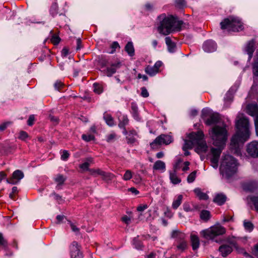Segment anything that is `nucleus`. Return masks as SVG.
Returning a JSON list of instances; mask_svg holds the SVG:
<instances>
[{
  "label": "nucleus",
  "instance_id": "27",
  "mask_svg": "<svg viewBox=\"0 0 258 258\" xmlns=\"http://www.w3.org/2000/svg\"><path fill=\"white\" fill-rule=\"evenodd\" d=\"M153 169L154 170H164L165 169V164L161 160H158L154 163Z\"/></svg>",
  "mask_w": 258,
  "mask_h": 258
},
{
  "label": "nucleus",
  "instance_id": "40",
  "mask_svg": "<svg viewBox=\"0 0 258 258\" xmlns=\"http://www.w3.org/2000/svg\"><path fill=\"white\" fill-rule=\"evenodd\" d=\"M197 171L192 172L187 177V180L188 182H192L196 179Z\"/></svg>",
  "mask_w": 258,
  "mask_h": 258
},
{
  "label": "nucleus",
  "instance_id": "39",
  "mask_svg": "<svg viewBox=\"0 0 258 258\" xmlns=\"http://www.w3.org/2000/svg\"><path fill=\"white\" fill-rule=\"evenodd\" d=\"M54 87L57 90L60 91L66 87V85L62 82H56L54 84Z\"/></svg>",
  "mask_w": 258,
  "mask_h": 258
},
{
  "label": "nucleus",
  "instance_id": "47",
  "mask_svg": "<svg viewBox=\"0 0 258 258\" xmlns=\"http://www.w3.org/2000/svg\"><path fill=\"white\" fill-rule=\"evenodd\" d=\"M82 139L85 141L89 142L90 141L94 140L95 139V137L92 135H86L84 134L82 135Z\"/></svg>",
  "mask_w": 258,
  "mask_h": 258
},
{
  "label": "nucleus",
  "instance_id": "1",
  "mask_svg": "<svg viewBox=\"0 0 258 258\" xmlns=\"http://www.w3.org/2000/svg\"><path fill=\"white\" fill-rule=\"evenodd\" d=\"M236 129L235 134L231 139L229 150L236 155H239L240 149L239 143H243L249 138V123L247 118L244 116H237L235 121Z\"/></svg>",
  "mask_w": 258,
  "mask_h": 258
},
{
  "label": "nucleus",
  "instance_id": "13",
  "mask_svg": "<svg viewBox=\"0 0 258 258\" xmlns=\"http://www.w3.org/2000/svg\"><path fill=\"white\" fill-rule=\"evenodd\" d=\"M246 151L251 157L253 158L258 157V142L253 141L248 144Z\"/></svg>",
  "mask_w": 258,
  "mask_h": 258
},
{
  "label": "nucleus",
  "instance_id": "12",
  "mask_svg": "<svg viewBox=\"0 0 258 258\" xmlns=\"http://www.w3.org/2000/svg\"><path fill=\"white\" fill-rule=\"evenodd\" d=\"M163 66L161 61H157L153 66H148L145 68V72L150 76H155L160 71V68Z\"/></svg>",
  "mask_w": 258,
  "mask_h": 258
},
{
  "label": "nucleus",
  "instance_id": "64",
  "mask_svg": "<svg viewBox=\"0 0 258 258\" xmlns=\"http://www.w3.org/2000/svg\"><path fill=\"white\" fill-rule=\"evenodd\" d=\"M183 209L186 212L190 211L191 210L190 206L188 203H185L184 204Z\"/></svg>",
  "mask_w": 258,
  "mask_h": 258
},
{
  "label": "nucleus",
  "instance_id": "21",
  "mask_svg": "<svg viewBox=\"0 0 258 258\" xmlns=\"http://www.w3.org/2000/svg\"><path fill=\"white\" fill-rule=\"evenodd\" d=\"M226 199L225 195L222 194H219L216 196L213 201L219 205H222L226 202Z\"/></svg>",
  "mask_w": 258,
  "mask_h": 258
},
{
  "label": "nucleus",
  "instance_id": "4",
  "mask_svg": "<svg viewBox=\"0 0 258 258\" xmlns=\"http://www.w3.org/2000/svg\"><path fill=\"white\" fill-rule=\"evenodd\" d=\"M159 19L160 23L157 28L159 33L166 35L175 30L176 22L174 17L161 15Z\"/></svg>",
  "mask_w": 258,
  "mask_h": 258
},
{
  "label": "nucleus",
  "instance_id": "41",
  "mask_svg": "<svg viewBox=\"0 0 258 258\" xmlns=\"http://www.w3.org/2000/svg\"><path fill=\"white\" fill-rule=\"evenodd\" d=\"M131 108L133 111L134 116L137 117L138 116V109L136 104L134 103L131 104Z\"/></svg>",
  "mask_w": 258,
  "mask_h": 258
},
{
  "label": "nucleus",
  "instance_id": "9",
  "mask_svg": "<svg viewBox=\"0 0 258 258\" xmlns=\"http://www.w3.org/2000/svg\"><path fill=\"white\" fill-rule=\"evenodd\" d=\"M202 113L203 118L205 120V123L207 125H210L216 124L219 122L220 120V115L217 113L210 114L207 118H206V117L208 116V112L203 111Z\"/></svg>",
  "mask_w": 258,
  "mask_h": 258
},
{
  "label": "nucleus",
  "instance_id": "10",
  "mask_svg": "<svg viewBox=\"0 0 258 258\" xmlns=\"http://www.w3.org/2000/svg\"><path fill=\"white\" fill-rule=\"evenodd\" d=\"M81 246L76 241H73L70 246L71 258H82L83 253L81 251Z\"/></svg>",
  "mask_w": 258,
  "mask_h": 258
},
{
  "label": "nucleus",
  "instance_id": "36",
  "mask_svg": "<svg viewBox=\"0 0 258 258\" xmlns=\"http://www.w3.org/2000/svg\"><path fill=\"white\" fill-rule=\"evenodd\" d=\"M170 179L172 183L174 184H178L181 182V179L179 178L175 173H170Z\"/></svg>",
  "mask_w": 258,
  "mask_h": 258
},
{
  "label": "nucleus",
  "instance_id": "42",
  "mask_svg": "<svg viewBox=\"0 0 258 258\" xmlns=\"http://www.w3.org/2000/svg\"><path fill=\"white\" fill-rule=\"evenodd\" d=\"M133 177V174H132V172L130 170H127L125 171L123 176V179L124 180H128L130 179H131Z\"/></svg>",
  "mask_w": 258,
  "mask_h": 258
},
{
  "label": "nucleus",
  "instance_id": "22",
  "mask_svg": "<svg viewBox=\"0 0 258 258\" xmlns=\"http://www.w3.org/2000/svg\"><path fill=\"white\" fill-rule=\"evenodd\" d=\"M102 179L105 182L108 183L114 177V175L109 172H106L103 171L100 174Z\"/></svg>",
  "mask_w": 258,
  "mask_h": 258
},
{
  "label": "nucleus",
  "instance_id": "37",
  "mask_svg": "<svg viewBox=\"0 0 258 258\" xmlns=\"http://www.w3.org/2000/svg\"><path fill=\"white\" fill-rule=\"evenodd\" d=\"M134 244L135 247L138 249H142L144 247L143 242L139 240L137 238H135L134 239Z\"/></svg>",
  "mask_w": 258,
  "mask_h": 258
},
{
  "label": "nucleus",
  "instance_id": "24",
  "mask_svg": "<svg viewBox=\"0 0 258 258\" xmlns=\"http://www.w3.org/2000/svg\"><path fill=\"white\" fill-rule=\"evenodd\" d=\"M256 56L257 57L256 60L254 61L252 66V73L253 77L256 79L258 78V49L256 51Z\"/></svg>",
  "mask_w": 258,
  "mask_h": 258
},
{
  "label": "nucleus",
  "instance_id": "5",
  "mask_svg": "<svg viewBox=\"0 0 258 258\" xmlns=\"http://www.w3.org/2000/svg\"><path fill=\"white\" fill-rule=\"evenodd\" d=\"M221 29H228L229 31H239L243 29V26L240 20L237 17H229L220 23Z\"/></svg>",
  "mask_w": 258,
  "mask_h": 258
},
{
  "label": "nucleus",
  "instance_id": "30",
  "mask_svg": "<svg viewBox=\"0 0 258 258\" xmlns=\"http://www.w3.org/2000/svg\"><path fill=\"white\" fill-rule=\"evenodd\" d=\"M183 199V196L181 195H179L176 200L174 201L172 207L173 209H176L180 205Z\"/></svg>",
  "mask_w": 258,
  "mask_h": 258
},
{
  "label": "nucleus",
  "instance_id": "17",
  "mask_svg": "<svg viewBox=\"0 0 258 258\" xmlns=\"http://www.w3.org/2000/svg\"><path fill=\"white\" fill-rule=\"evenodd\" d=\"M219 251L222 256L226 257L232 252L233 248L231 246L228 244H224L219 247Z\"/></svg>",
  "mask_w": 258,
  "mask_h": 258
},
{
  "label": "nucleus",
  "instance_id": "7",
  "mask_svg": "<svg viewBox=\"0 0 258 258\" xmlns=\"http://www.w3.org/2000/svg\"><path fill=\"white\" fill-rule=\"evenodd\" d=\"M225 232L226 229L220 225L212 226L202 232L203 236L209 239H213L217 236L225 234Z\"/></svg>",
  "mask_w": 258,
  "mask_h": 258
},
{
  "label": "nucleus",
  "instance_id": "3",
  "mask_svg": "<svg viewBox=\"0 0 258 258\" xmlns=\"http://www.w3.org/2000/svg\"><path fill=\"white\" fill-rule=\"evenodd\" d=\"M226 126L225 123H223L222 126L215 125L212 128L210 134L213 141V144L214 146L221 147L225 145L228 136Z\"/></svg>",
  "mask_w": 258,
  "mask_h": 258
},
{
  "label": "nucleus",
  "instance_id": "14",
  "mask_svg": "<svg viewBox=\"0 0 258 258\" xmlns=\"http://www.w3.org/2000/svg\"><path fill=\"white\" fill-rule=\"evenodd\" d=\"M120 67V62H117L114 63H112L110 66L107 67L106 69H103L102 72L107 76H111Z\"/></svg>",
  "mask_w": 258,
  "mask_h": 258
},
{
  "label": "nucleus",
  "instance_id": "49",
  "mask_svg": "<svg viewBox=\"0 0 258 258\" xmlns=\"http://www.w3.org/2000/svg\"><path fill=\"white\" fill-rule=\"evenodd\" d=\"M0 245L4 247H7L8 246V242L4 238L3 234L1 233H0Z\"/></svg>",
  "mask_w": 258,
  "mask_h": 258
},
{
  "label": "nucleus",
  "instance_id": "19",
  "mask_svg": "<svg viewBox=\"0 0 258 258\" xmlns=\"http://www.w3.org/2000/svg\"><path fill=\"white\" fill-rule=\"evenodd\" d=\"M165 42L167 46V49L169 52L173 53L176 50V46L174 42H172L169 37L165 38Z\"/></svg>",
  "mask_w": 258,
  "mask_h": 258
},
{
  "label": "nucleus",
  "instance_id": "38",
  "mask_svg": "<svg viewBox=\"0 0 258 258\" xmlns=\"http://www.w3.org/2000/svg\"><path fill=\"white\" fill-rule=\"evenodd\" d=\"M29 137L28 134L24 131H21L19 133V136L18 137V139L22 140L25 141L27 138Z\"/></svg>",
  "mask_w": 258,
  "mask_h": 258
},
{
  "label": "nucleus",
  "instance_id": "34",
  "mask_svg": "<svg viewBox=\"0 0 258 258\" xmlns=\"http://www.w3.org/2000/svg\"><path fill=\"white\" fill-rule=\"evenodd\" d=\"M67 178L64 176L63 175L58 174L55 178L54 180L57 183L58 185H62L66 181Z\"/></svg>",
  "mask_w": 258,
  "mask_h": 258
},
{
  "label": "nucleus",
  "instance_id": "44",
  "mask_svg": "<svg viewBox=\"0 0 258 258\" xmlns=\"http://www.w3.org/2000/svg\"><path fill=\"white\" fill-rule=\"evenodd\" d=\"M238 253H243L245 256H248L249 254L245 251L244 248L238 246V244L234 247Z\"/></svg>",
  "mask_w": 258,
  "mask_h": 258
},
{
  "label": "nucleus",
  "instance_id": "32",
  "mask_svg": "<svg viewBox=\"0 0 258 258\" xmlns=\"http://www.w3.org/2000/svg\"><path fill=\"white\" fill-rule=\"evenodd\" d=\"M87 162H85L84 163L80 164L79 167L80 168L84 170H88L90 169H89V167L90 166L89 162L92 163L93 162V159L92 158H88L86 159Z\"/></svg>",
  "mask_w": 258,
  "mask_h": 258
},
{
  "label": "nucleus",
  "instance_id": "58",
  "mask_svg": "<svg viewBox=\"0 0 258 258\" xmlns=\"http://www.w3.org/2000/svg\"><path fill=\"white\" fill-rule=\"evenodd\" d=\"M148 208V206L147 205H142L139 206L137 210L139 212H142L146 209Z\"/></svg>",
  "mask_w": 258,
  "mask_h": 258
},
{
  "label": "nucleus",
  "instance_id": "23",
  "mask_svg": "<svg viewBox=\"0 0 258 258\" xmlns=\"http://www.w3.org/2000/svg\"><path fill=\"white\" fill-rule=\"evenodd\" d=\"M190 240L193 250L198 249L200 245V240L199 237L196 235H191Z\"/></svg>",
  "mask_w": 258,
  "mask_h": 258
},
{
  "label": "nucleus",
  "instance_id": "63",
  "mask_svg": "<svg viewBox=\"0 0 258 258\" xmlns=\"http://www.w3.org/2000/svg\"><path fill=\"white\" fill-rule=\"evenodd\" d=\"M69 54V50L67 48H64L61 51V55L63 57L67 56Z\"/></svg>",
  "mask_w": 258,
  "mask_h": 258
},
{
  "label": "nucleus",
  "instance_id": "33",
  "mask_svg": "<svg viewBox=\"0 0 258 258\" xmlns=\"http://www.w3.org/2000/svg\"><path fill=\"white\" fill-rule=\"evenodd\" d=\"M244 188L246 190L253 191L257 188V185L255 182H249L244 184Z\"/></svg>",
  "mask_w": 258,
  "mask_h": 258
},
{
  "label": "nucleus",
  "instance_id": "6",
  "mask_svg": "<svg viewBox=\"0 0 258 258\" xmlns=\"http://www.w3.org/2000/svg\"><path fill=\"white\" fill-rule=\"evenodd\" d=\"M236 160L229 155H226L222 165V170L225 172L226 175L230 177L233 175L236 170Z\"/></svg>",
  "mask_w": 258,
  "mask_h": 258
},
{
  "label": "nucleus",
  "instance_id": "28",
  "mask_svg": "<svg viewBox=\"0 0 258 258\" xmlns=\"http://www.w3.org/2000/svg\"><path fill=\"white\" fill-rule=\"evenodd\" d=\"M200 218L205 221H208L211 218V214L209 211L202 210L200 214Z\"/></svg>",
  "mask_w": 258,
  "mask_h": 258
},
{
  "label": "nucleus",
  "instance_id": "11",
  "mask_svg": "<svg viewBox=\"0 0 258 258\" xmlns=\"http://www.w3.org/2000/svg\"><path fill=\"white\" fill-rule=\"evenodd\" d=\"M211 152L212 153V157L210 159V161L211 162V165L214 168H217L218 165V162L220 156L221 155L222 150L221 149H216L214 148H212L211 149Z\"/></svg>",
  "mask_w": 258,
  "mask_h": 258
},
{
  "label": "nucleus",
  "instance_id": "31",
  "mask_svg": "<svg viewBox=\"0 0 258 258\" xmlns=\"http://www.w3.org/2000/svg\"><path fill=\"white\" fill-rule=\"evenodd\" d=\"M125 51L130 56H133L134 54L135 50L133 44L132 42L127 43L125 46Z\"/></svg>",
  "mask_w": 258,
  "mask_h": 258
},
{
  "label": "nucleus",
  "instance_id": "57",
  "mask_svg": "<svg viewBox=\"0 0 258 258\" xmlns=\"http://www.w3.org/2000/svg\"><path fill=\"white\" fill-rule=\"evenodd\" d=\"M252 253L255 256L258 258V244L254 246Z\"/></svg>",
  "mask_w": 258,
  "mask_h": 258
},
{
  "label": "nucleus",
  "instance_id": "52",
  "mask_svg": "<svg viewBox=\"0 0 258 258\" xmlns=\"http://www.w3.org/2000/svg\"><path fill=\"white\" fill-rule=\"evenodd\" d=\"M35 120V117L34 115H30L28 120L27 124L29 126H32L34 124V121Z\"/></svg>",
  "mask_w": 258,
  "mask_h": 258
},
{
  "label": "nucleus",
  "instance_id": "56",
  "mask_svg": "<svg viewBox=\"0 0 258 258\" xmlns=\"http://www.w3.org/2000/svg\"><path fill=\"white\" fill-rule=\"evenodd\" d=\"M121 220L122 222H123L124 223H125L126 224H128L131 221L130 218L126 215L123 216L121 218Z\"/></svg>",
  "mask_w": 258,
  "mask_h": 258
},
{
  "label": "nucleus",
  "instance_id": "50",
  "mask_svg": "<svg viewBox=\"0 0 258 258\" xmlns=\"http://www.w3.org/2000/svg\"><path fill=\"white\" fill-rule=\"evenodd\" d=\"M244 226L246 230H248L249 231L252 230L253 228V225L252 224V223L250 222H244Z\"/></svg>",
  "mask_w": 258,
  "mask_h": 258
},
{
  "label": "nucleus",
  "instance_id": "60",
  "mask_svg": "<svg viewBox=\"0 0 258 258\" xmlns=\"http://www.w3.org/2000/svg\"><path fill=\"white\" fill-rule=\"evenodd\" d=\"M70 222H71L70 221ZM70 226L72 228V230L75 232H79L80 229L78 228L76 225H75L73 223H70Z\"/></svg>",
  "mask_w": 258,
  "mask_h": 258
},
{
  "label": "nucleus",
  "instance_id": "53",
  "mask_svg": "<svg viewBox=\"0 0 258 258\" xmlns=\"http://www.w3.org/2000/svg\"><path fill=\"white\" fill-rule=\"evenodd\" d=\"M228 242L229 244V245L233 246L234 247L236 246V245L237 244V243L234 238H230L228 240Z\"/></svg>",
  "mask_w": 258,
  "mask_h": 258
},
{
  "label": "nucleus",
  "instance_id": "45",
  "mask_svg": "<svg viewBox=\"0 0 258 258\" xmlns=\"http://www.w3.org/2000/svg\"><path fill=\"white\" fill-rule=\"evenodd\" d=\"M250 200L254 205L256 211L258 212V196L251 197Z\"/></svg>",
  "mask_w": 258,
  "mask_h": 258
},
{
  "label": "nucleus",
  "instance_id": "62",
  "mask_svg": "<svg viewBox=\"0 0 258 258\" xmlns=\"http://www.w3.org/2000/svg\"><path fill=\"white\" fill-rule=\"evenodd\" d=\"M51 41L54 44H56L59 42V38L57 36H53L51 38Z\"/></svg>",
  "mask_w": 258,
  "mask_h": 258
},
{
  "label": "nucleus",
  "instance_id": "48",
  "mask_svg": "<svg viewBox=\"0 0 258 258\" xmlns=\"http://www.w3.org/2000/svg\"><path fill=\"white\" fill-rule=\"evenodd\" d=\"M12 121H8L2 123L1 124H0V131H5L7 128V126L12 124Z\"/></svg>",
  "mask_w": 258,
  "mask_h": 258
},
{
  "label": "nucleus",
  "instance_id": "35",
  "mask_svg": "<svg viewBox=\"0 0 258 258\" xmlns=\"http://www.w3.org/2000/svg\"><path fill=\"white\" fill-rule=\"evenodd\" d=\"M94 92L98 94H101L103 91L102 85L98 83H95L93 84Z\"/></svg>",
  "mask_w": 258,
  "mask_h": 258
},
{
  "label": "nucleus",
  "instance_id": "2",
  "mask_svg": "<svg viewBox=\"0 0 258 258\" xmlns=\"http://www.w3.org/2000/svg\"><path fill=\"white\" fill-rule=\"evenodd\" d=\"M189 140H185L182 147L184 151L192 148L194 145H197L196 151L197 152H205L207 151L208 146L206 141L204 140V134L201 131L197 132H192L188 135Z\"/></svg>",
  "mask_w": 258,
  "mask_h": 258
},
{
  "label": "nucleus",
  "instance_id": "29",
  "mask_svg": "<svg viewBox=\"0 0 258 258\" xmlns=\"http://www.w3.org/2000/svg\"><path fill=\"white\" fill-rule=\"evenodd\" d=\"M103 118L108 125L112 126L114 124V119L110 114L104 113Z\"/></svg>",
  "mask_w": 258,
  "mask_h": 258
},
{
  "label": "nucleus",
  "instance_id": "20",
  "mask_svg": "<svg viewBox=\"0 0 258 258\" xmlns=\"http://www.w3.org/2000/svg\"><path fill=\"white\" fill-rule=\"evenodd\" d=\"M185 234L179 230H173L171 234V237L176 239L177 242L185 238Z\"/></svg>",
  "mask_w": 258,
  "mask_h": 258
},
{
  "label": "nucleus",
  "instance_id": "46",
  "mask_svg": "<svg viewBox=\"0 0 258 258\" xmlns=\"http://www.w3.org/2000/svg\"><path fill=\"white\" fill-rule=\"evenodd\" d=\"M89 171L90 172V174L92 175H95V174H97L99 175H100L101 174L103 170H102L100 169H90L89 170Z\"/></svg>",
  "mask_w": 258,
  "mask_h": 258
},
{
  "label": "nucleus",
  "instance_id": "15",
  "mask_svg": "<svg viewBox=\"0 0 258 258\" xmlns=\"http://www.w3.org/2000/svg\"><path fill=\"white\" fill-rule=\"evenodd\" d=\"M23 177V172L20 170H17L13 172L11 177L7 179V181L10 183L15 184L18 183Z\"/></svg>",
  "mask_w": 258,
  "mask_h": 258
},
{
  "label": "nucleus",
  "instance_id": "8",
  "mask_svg": "<svg viewBox=\"0 0 258 258\" xmlns=\"http://www.w3.org/2000/svg\"><path fill=\"white\" fill-rule=\"evenodd\" d=\"M171 142L172 139L171 136L165 134H161L150 143V146L152 149H159L162 145H169Z\"/></svg>",
  "mask_w": 258,
  "mask_h": 258
},
{
  "label": "nucleus",
  "instance_id": "18",
  "mask_svg": "<svg viewBox=\"0 0 258 258\" xmlns=\"http://www.w3.org/2000/svg\"><path fill=\"white\" fill-rule=\"evenodd\" d=\"M245 51L248 55V60L250 61L251 58H252L253 52L254 50V42L253 41H250L247 43V44L245 45Z\"/></svg>",
  "mask_w": 258,
  "mask_h": 258
},
{
  "label": "nucleus",
  "instance_id": "51",
  "mask_svg": "<svg viewBox=\"0 0 258 258\" xmlns=\"http://www.w3.org/2000/svg\"><path fill=\"white\" fill-rule=\"evenodd\" d=\"M18 191L16 186H14L12 188V192L10 194V198L12 199H15V196L18 193Z\"/></svg>",
  "mask_w": 258,
  "mask_h": 258
},
{
  "label": "nucleus",
  "instance_id": "25",
  "mask_svg": "<svg viewBox=\"0 0 258 258\" xmlns=\"http://www.w3.org/2000/svg\"><path fill=\"white\" fill-rule=\"evenodd\" d=\"M194 192L197 196L199 197L200 200H206L208 199V195L206 194L203 192L201 189L199 188L195 189Z\"/></svg>",
  "mask_w": 258,
  "mask_h": 258
},
{
  "label": "nucleus",
  "instance_id": "16",
  "mask_svg": "<svg viewBox=\"0 0 258 258\" xmlns=\"http://www.w3.org/2000/svg\"><path fill=\"white\" fill-rule=\"evenodd\" d=\"M203 48L205 52H212L217 49V45L213 40H207L204 42Z\"/></svg>",
  "mask_w": 258,
  "mask_h": 258
},
{
  "label": "nucleus",
  "instance_id": "59",
  "mask_svg": "<svg viewBox=\"0 0 258 258\" xmlns=\"http://www.w3.org/2000/svg\"><path fill=\"white\" fill-rule=\"evenodd\" d=\"M116 136V134L114 133L110 134L107 137V141L108 142L112 141L115 139Z\"/></svg>",
  "mask_w": 258,
  "mask_h": 258
},
{
  "label": "nucleus",
  "instance_id": "54",
  "mask_svg": "<svg viewBox=\"0 0 258 258\" xmlns=\"http://www.w3.org/2000/svg\"><path fill=\"white\" fill-rule=\"evenodd\" d=\"M70 154L69 152L66 150L63 151V153L61 155V158L63 160H67L69 157Z\"/></svg>",
  "mask_w": 258,
  "mask_h": 258
},
{
  "label": "nucleus",
  "instance_id": "55",
  "mask_svg": "<svg viewBox=\"0 0 258 258\" xmlns=\"http://www.w3.org/2000/svg\"><path fill=\"white\" fill-rule=\"evenodd\" d=\"M142 92H141V95L143 97H147L149 96V93L145 87H142L141 88Z\"/></svg>",
  "mask_w": 258,
  "mask_h": 258
},
{
  "label": "nucleus",
  "instance_id": "61",
  "mask_svg": "<svg viewBox=\"0 0 258 258\" xmlns=\"http://www.w3.org/2000/svg\"><path fill=\"white\" fill-rule=\"evenodd\" d=\"M233 220V217L232 216H229V215H224L223 217V222H229L230 220Z\"/></svg>",
  "mask_w": 258,
  "mask_h": 258
},
{
  "label": "nucleus",
  "instance_id": "43",
  "mask_svg": "<svg viewBox=\"0 0 258 258\" xmlns=\"http://www.w3.org/2000/svg\"><path fill=\"white\" fill-rule=\"evenodd\" d=\"M128 118L125 116H123L122 118V121L119 123L118 126L120 128H124L125 129L124 126L126 124H127L128 123Z\"/></svg>",
  "mask_w": 258,
  "mask_h": 258
},
{
  "label": "nucleus",
  "instance_id": "26",
  "mask_svg": "<svg viewBox=\"0 0 258 258\" xmlns=\"http://www.w3.org/2000/svg\"><path fill=\"white\" fill-rule=\"evenodd\" d=\"M178 244L176 246L177 248L181 251H184L187 247V242L185 239L177 241Z\"/></svg>",
  "mask_w": 258,
  "mask_h": 258
}]
</instances>
